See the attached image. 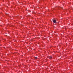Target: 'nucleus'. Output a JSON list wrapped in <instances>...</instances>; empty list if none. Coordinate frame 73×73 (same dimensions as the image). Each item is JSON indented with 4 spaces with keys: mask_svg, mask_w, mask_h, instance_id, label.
Masks as SVG:
<instances>
[{
    "mask_svg": "<svg viewBox=\"0 0 73 73\" xmlns=\"http://www.w3.org/2000/svg\"><path fill=\"white\" fill-rule=\"evenodd\" d=\"M49 59H50V60H51V59H52V57L51 56H50L49 57Z\"/></svg>",
    "mask_w": 73,
    "mask_h": 73,
    "instance_id": "f03ea898",
    "label": "nucleus"
},
{
    "mask_svg": "<svg viewBox=\"0 0 73 73\" xmlns=\"http://www.w3.org/2000/svg\"><path fill=\"white\" fill-rule=\"evenodd\" d=\"M35 58H36V59H37V57H35Z\"/></svg>",
    "mask_w": 73,
    "mask_h": 73,
    "instance_id": "7ed1b4c3",
    "label": "nucleus"
},
{
    "mask_svg": "<svg viewBox=\"0 0 73 73\" xmlns=\"http://www.w3.org/2000/svg\"><path fill=\"white\" fill-rule=\"evenodd\" d=\"M53 21L54 23H56V20H53Z\"/></svg>",
    "mask_w": 73,
    "mask_h": 73,
    "instance_id": "f257e3e1",
    "label": "nucleus"
}]
</instances>
